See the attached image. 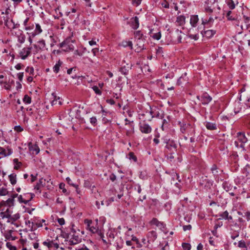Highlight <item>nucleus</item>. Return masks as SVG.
Returning a JSON list of instances; mask_svg holds the SVG:
<instances>
[{
  "label": "nucleus",
  "mask_w": 250,
  "mask_h": 250,
  "mask_svg": "<svg viewBox=\"0 0 250 250\" xmlns=\"http://www.w3.org/2000/svg\"><path fill=\"white\" fill-rule=\"evenodd\" d=\"M84 222L87 225V229H88L93 233H97L100 238L104 237L103 233L99 229L98 227V219L95 220V222H92L91 220L85 219Z\"/></svg>",
  "instance_id": "f257e3e1"
},
{
  "label": "nucleus",
  "mask_w": 250,
  "mask_h": 250,
  "mask_svg": "<svg viewBox=\"0 0 250 250\" xmlns=\"http://www.w3.org/2000/svg\"><path fill=\"white\" fill-rule=\"evenodd\" d=\"M178 124L180 127V131L182 133L188 132L191 136L194 135L195 129L191 124L185 120L179 121Z\"/></svg>",
  "instance_id": "f03ea898"
},
{
  "label": "nucleus",
  "mask_w": 250,
  "mask_h": 250,
  "mask_svg": "<svg viewBox=\"0 0 250 250\" xmlns=\"http://www.w3.org/2000/svg\"><path fill=\"white\" fill-rule=\"evenodd\" d=\"M73 36H69L66 38L62 42L60 43L59 46L60 48L64 47V51L68 52L73 51L74 49V46L72 44L75 42V40L72 39Z\"/></svg>",
  "instance_id": "7ed1b4c3"
},
{
  "label": "nucleus",
  "mask_w": 250,
  "mask_h": 250,
  "mask_svg": "<svg viewBox=\"0 0 250 250\" xmlns=\"http://www.w3.org/2000/svg\"><path fill=\"white\" fill-rule=\"evenodd\" d=\"M237 140H235L234 142L235 146L237 148H241L243 150H245L244 144L246 143L248 139L245 136L244 133L239 132L237 134Z\"/></svg>",
  "instance_id": "20e7f679"
},
{
  "label": "nucleus",
  "mask_w": 250,
  "mask_h": 250,
  "mask_svg": "<svg viewBox=\"0 0 250 250\" xmlns=\"http://www.w3.org/2000/svg\"><path fill=\"white\" fill-rule=\"evenodd\" d=\"M164 143L166 144L165 148L167 149L169 151H176L177 146L175 142L170 139L166 138H163Z\"/></svg>",
  "instance_id": "39448f33"
},
{
  "label": "nucleus",
  "mask_w": 250,
  "mask_h": 250,
  "mask_svg": "<svg viewBox=\"0 0 250 250\" xmlns=\"http://www.w3.org/2000/svg\"><path fill=\"white\" fill-rule=\"evenodd\" d=\"M197 98L204 105L208 104L212 100V98L206 92L204 93L201 96H197Z\"/></svg>",
  "instance_id": "423d86ee"
},
{
  "label": "nucleus",
  "mask_w": 250,
  "mask_h": 250,
  "mask_svg": "<svg viewBox=\"0 0 250 250\" xmlns=\"http://www.w3.org/2000/svg\"><path fill=\"white\" fill-rule=\"evenodd\" d=\"M32 47H24L20 52V56L22 60L26 59L31 54Z\"/></svg>",
  "instance_id": "0eeeda50"
},
{
  "label": "nucleus",
  "mask_w": 250,
  "mask_h": 250,
  "mask_svg": "<svg viewBox=\"0 0 250 250\" xmlns=\"http://www.w3.org/2000/svg\"><path fill=\"white\" fill-rule=\"evenodd\" d=\"M73 234L72 237L70 239L69 243L70 245H74L78 244L81 241V238L78 235H76L75 231L73 229Z\"/></svg>",
  "instance_id": "6e6552de"
},
{
  "label": "nucleus",
  "mask_w": 250,
  "mask_h": 250,
  "mask_svg": "<svg viewBox=\"0 0 250 250\" xmlns=\"http://www.w3.org/2000/svg\"><path fill=\"white\" fill-rule=\"evenodd\" d=\"M139 127L140 131L143 133L148 134L151 132V127L147 124L140 123Z\"/></svg>",
  "instance_id": "1a4fd4ad"
},
{
  "label": "nucleus",
  "mask_w": 250,
  "mask_h": 250,
  "mask_svg": "<svg viewBox=\"0 0 250 250\" xmlns=\"http://www.w3.org/2000/svg\"><path fill=\"white\" fill-rule=\"evenodd\" d=\"M42 244L44 246L47 247L49 249L52 248L58 249L59 247V245L57 243H55L53 240H50L49 239L43 242Z\"/></svg>",
  "instance_id": "9d476101"
},
{
  "label": "nucleus",
  "mask_w": 250,
  "mask_h": 250,
  "mask_svg": "<svg viewBox=\"0 0 250 250\" xmlns=\"http://www.w3.org/2000/svg\"><path fill=\"white\" fill-rule=\"evenodd\" d=\"M12 152V149L9 147H7L6 149L0 146V159L10 155Z\"/></svg>",
  "instance_id": "9b49d317"
},
{
  "label": "nucleus",
  "mask_w": 250,
  "mask_h": 250,
  "mask_svg": "<svg viewBox=\"0 0 250 250\" xmlns=\"http://www.w3.org/2000/svg\"><path fill=\"white\" fill-rule=\"evenodd\" d=\"M133 29H137L139 26V19L137 16L130 19L128 22Z\"/></svg>",
  "instance_id": "f8f14e48"
},
{
  "label": "nucleus",
  "mask_w": 250,
  "mask_h": 250,
  "mask_svg": "<svg viewBox=\"0 0 250 250\" xmlns=\"http://www.w3.org/2000/svg\"><path fill=\"white\" fill-rule=\"evenodd\" d=\"M147 237L148 239L147 242L150 243L155 241L157 237V234L155 231L152 230L147 233Z\"/></svg>",
  "instance_id": "ddd939ff"
},
{
  "label": "nucleus",
  "mask_w": 250,
  "mask_h": 250,
  "mask_svg": "<svg viewBox=\"0 0 250 250\" xmlns=\"http://www.w3.org/2000/svg\"><path fill=\"white\" fill-rule=\"evenodd\" d=\"M201 33L203 35V36L207 38H210L215 34L216 31L214 30H204V31L202 30L201 31Z\"/></svg>",
  "instance_id": "4468645a"
},
{
  "label": "nucleus",
  "mask_w": 250,
  "mask_h": 250,
  "mask_svg": "<svg viewBox=\"0 0 250 250\" xmlns=\"http://www.w3.org/2000/svg\"><path fill=\"white\" fill-rule=\"evenodd\" d=\"M150 224L159 227L161 229H164L166 227V225L163 222L159 221L156 218H153L151 220Z\"/></svg>",
  "instance_id": "2eb2a0df"
},
{
  "label": "nucleus",
  "mask_w": 250,
  "mask_h": 250,
  "mask_svg": "<svg viewBox=\"0 0 250 250\" xmlns=\"http://www.w3.org/2000/svg\"><path fill=\"white\" fill-rule=\"evenodd\" d=\"M215 1V0H213V1H212V0H207L206 1L205 9L206 12L209 13H212L213 12V8H212L211 6L209 5V3H214Z\"/></svg>",
  "instance_id": "dca6fc26"
},
{
  "label": "nucleus",
  "mask_w": 250,
  "mask_h": 250,
  "mask_svg": "<svg viewBox=\"0 0 250 250\" xmlns=\"http://www.w3.org/2000/svg\"><path fill=\"white\" fill-rule=\"evenodd\" d=\"M218 216L220 217L219 219H223L225 220H231L232 219V217L231 216H229V212L228 211H225L223 212L220 213L218 215Z\"/></svg>",
  "instance_id": "f3484780"
},
{
  "label": "nucleus",
  "mask_w": 250,
  "mask_h": 250,
  "mask_svg": "<svg viewBox=\"0 0 250 250\" xmlns=\"http://www.w3.org/2000/svg\"><path fill=\"white\" fill-rule=\"evenodd\" d=\"M131 68V65H129L128 64H126V66L125 65L122 66L120 69V71L121 73L124 75H126L128 73V71Z\"/></svg>",
  "instance_id": "a211bd4d"
},
{
  "label": "nucleus",
  "mask_w": 250,
  "mask_h": 250,
  "mask_svg": "<svg viewBox=\"0 0 250 250\" xmlns=\"http://www.w3.org/2000/svg\"><path fill=\"white\" fill-rule=\"evenodd\" d=\"M20 215L19 213H16L13 216L10 215V218H9V220H7V222L10 223L11 224L15 225V224L14 223L15 222L18 220L20 218Z\"/></svg>",
  "instance_id": "6ab92c4d"
},
{
  "label": "nucleus",
  "mask_w": 250,
  "mask_h": 250,
  "mask_svg": "<svg viewBox=\"0 0 250 250\" xmlns=\"http://www.w3.org/2000/svg\"><path fill=\"white\" fill-rule=\"evenodd\" d=\"M199 21L198 15H192L190 17V23L192 27H196Z\"/></svg>",
  "instance_id": "aec40b11"
},
{
  "label": "nucleus",
  "mask_w": 250,
  "mask_h": 250,
  "mask_svg": "<svg viewBox=\"0 0 250 250\" xmlns=\"http://www.w3.org/2000/svg\"><path fill=\"white\" fill-rule=\"evenodd\" d=\"M15 200L13 198H9L6 201H2L0 203V205L7 206L9 207L14 205Z\"/></svg>",
  "instance_id": "412c9836"
},
{
  "label": "nucleus",
  "mask_w": 250,
  "mask_h": 250,
  "mask_svg": "<svg viewBox=\"0 0 250 250\" xmlns=\"http://www.w3.org/2000/svg\"><path fill=\"white\" fill-rule=\"evenodd\" d=\"M62 63L63 62L62 61L59 60L53 67V71L56 73H58L60 70V68Z\"/></svg>",
  "instance_id": "4be33fe9"
},
{
  "label": "nucleus",
  "mask_w": 250,
  "mask_h": 250,
  "mask_svg": "<svg viewBox=\"0 0 250 250\" xmlns=\"http://www.w3.org/2000/svg\"><path fill=\"white\" fill-rule=\"evenodd\" d=\"M9 180L12 185H14L17 183V176L15 173H12L8 176Z\"/></svg>",
  "instance_id": "5701e85b"
},
{
  "label": "nucleus",
  "mask_w": 250,
  "mask_h": 250,
  "mask_svg": "<svg viewBox=\"0 0 250 250\" xmlns=\"http://www.w3.org/2000/svg\"><path fill=\"white\" fill-rule=\"evenodd\" d=\"M186 18L184 16L181 15L178 16L176 19V22L179 25H183L185 23Z\"/></svg>",
  "instance_id": "b1692460"
},
{
  "label": "nucleus",
  "mask_w": 250,
  "mask_h": 250,
  "mask_svg": "<svg viewBox=\"0 0 250 250\" xmlns=\"http://www.w3.org/2000/svg\"><path fill=\"white\" fill-rule=\"evenodd\" d=\"M19 33L18 41L20 43H23L25 41V36L23 34L22 31L20 30H19Z\"/></svg>",
  "instance_id": "393cba45"
},
{
  "label": "nucleus",
  "mask_w": 250,
  "mask_h": 250,
  "mask_svg": "<svg viewBox=\"0 0 250 250\" xmlns=\"http://www.w3.org/2000/svg\"><path fill=\"white\" fill-rule=\"evenodd\" d=\"M187 73H185L184 74H183L177 80V84L178 85H180L183 83V81H187Z\"/></svg>",
  "instance_id": "a878e982"
},
{
  "label": "nucleus",
  "mask_w": 250,
  "mask_h": 250,
  "mask_svg": "<svg viewBox=\"0 0 250 250\" xmlns=\"http://www.w3.org/2000/svg\"><path fill=\"white\" fill-rule=\"evenodd\" d=\"M206 126L208 129L210 130H215L217 128L216 124L210 122H208Z\"/></svg>",
  "instance_id": "bb28decb"
},
{
  "label": "nucleus",
  "mask_w": 250,
  "mask_h": 250,
  "mask_svg": "<svg viewBox=\"0 0 250 250\" xmlns=\"http://www.w3.org/2000/svg\"><path fill=\"white\" fill-rule=\"evenodd\" d=\"M29 148L30 151L31 152L32 154L35 153V154H37L40 152V149L39 147L36 146H29Z\"/></svg>",
  "instance_id": "cd10ccee"
},
{
  "label": "nucleus",
  "mask_w": 250,
  "mask_h": 250,
  "mask_svg": "<svg viewBox=\"0 0 250 250\" xmlns=\"http://www.w3.org/2000/svg\"><path fill=\"white\" fill-rule=\"evenodd\" d=\"M5 24L8 28L14 29V22L13 20L5 21Z\"/></svg>",
  "instance_id": "c85d7f7f"
},
{
  "label": "nucleus",
  "mask_w": 250,
  "mask_h": 250,
  "mask_svg": "<svg viewBox=\"0 0 250 250\" xmlns=\"http://www.w3.org/2000/svg\"><path fill=\"white\" fill-rule=\"evenodd\" d=\"M127 158L130 160L133 161L134 162H137V158L135 155L134 153L132 152H130L127 156Z\"/></svg>",
  "instance_id": "c756f323"
},
{
  "label": "nucleus",
  "mask_w": 250,
  "mask_h": 250,
  "mask_svg": "<svg viewBox=\"0 0 250 250\" xmlns=\"http://www.w3.org/2000/svg\"><path fill=\"white\" fill-rule=\"evenodd\" d=\"M227 5L231 10L234 9L235 7V4L233 0H226Z\"/></svg>",
  "instance_id": "7c9ffc66"
},
{
  "label": "nucleus",
  "mask_w": 250,
  "mask_h": 250,
  "mask_svg": "<svg viewBox=\"0 0 250 250\" xmlns=\"http://www.w3.org/2000/svg\"><path fill=\"white\" fill-rule=\"evenodd\" d=\"M52 96L53 100L51 102L52 105L56 104H57L58 100L60 99L59 97H57L55 93H52Z\"/></svg>",
  "instance_id": "2f4dec72"
},
{
  "label": "nucleus",
  "mask_w": 250,
  "mask_h": 250,
  "mask_svg": "<svg viewBox=\"0 0 250 250\" xmlns=\"http://www.w3.org/2000/svg\"><path fill=\"white\" fill-rule=\"evenodd\" d=\"M135 38L138 40H143V34L140 31H137L134 33Z\"/></svg>",
  "instance_id": "473e14b6"
},
{
  "label": "nucleus",
  "mask_w": 250,
  "mask_h": 250,
  "mask_svg": "<svg viewBox=\"0 0 250 250\" xmlns=\"http://www.w3.org/2000/svg\"><path fill=\"white\" fill-rule=\"evenodd\" d=\"M13 162L15 164L14 167L15 169H18L22 165L21 163L19 162L18 159L17 158H15L13 160Z\"/></svg>",
  "instance_id": "72a5a7b5"
},
{
  "label": "nucleus",
  "mask_w": 250,
  "mask_h": 250,
  "mask_svg": "<svg viewBox=\"0 0 250 250\" xmlns=\"http://www.w3.org/2000/svg\"><path fill=\"white\" fill-rule=\"evenodd\" d=\"M222 172L223 170L217 169V170H215V171H212V173L215 179H219V175L222 173Z\"/></svg>",
  "instance_id": "f704fd0d"
},
{
  "label": "nucleus",
  "mask_w": 250,
  "mask_h": 250,
  "mask_svg": "<svg viewBox=\"0 0 250 250\" xmlns=\"http://www.w3.org/2000/svg\"><path fill=\"white\" fill-rule=\"evenodd\" d=\"M238 247L240 248H244L247 249V246L245 242L243 240L239 241L238 243Z\"/></svg>",
  "instance_id": "c9c22d12"
},
{
  "label": "nucleus",
  "mask_w": 250,
  "mask_h": 250,
  "mask_svg": "<svg viewBox=\"0 0 250 250\" xmlns=\"http://www.w3.org/2000/svg\"><path fill=\"white\" fill-rule=\"evenodd\" d=\"M23 102L27 104H30L31 102V98L28 95H25L23 99Z\"/></svg>",
  "instance_id": "e433bc0d"
},
{
  "label": "nucleus",
  "mask_w": 250,
  "mask_h": 250,
  "mask_svg": "<svg viewBox=\"0 0 250 250\" xmlns=\"http://www.w3.org/2000/svg\"><path fill=\"white\" fill-rule=\"evenodd\" d=\"M90 123L93 126H95L97 124V120L96 117L93 116L90 118Z\"/></svg>",
  "instance_id": "4c0bfd02"
},
{
  "label": "nucleus",
  "mask_w": 250,
  "mask_h": 250,
  "mask_svg": "<svg viewBox=\"0 0 250 250\" xmlns=\"http://www.w3.org/2000/svg\"><path fill=\"white\" fill-rule=\"evenodd\" d=\"M59 188L62 189V191L63 193L68 194L67 190L65 188V184L63 183H61L59 184Z\"/></svg>",
  "instance_id": "58836bf2"
},
{
  "label": "nucleus",
  "mask_w": 250,
  "mask_h": 250,
  "mask_svg": "<svg viewBox=\"0 0 250 250\" xmlns=\"http://www.w3.org/2000/svg\"><path fill=\"white\" fill-rule=\"evenodd\" d=\"M125 125H128L131 129H134V125L133 121H130L127 118H125Z\"/></svg>",
  "instance_id": "ea45409f"
},
{
  "label": "nucleus",
  "mask_w": 250,
  "mask_h": 250,
  "mask_svg": "<svg viewBox=\"0 0 250 250\" xmlns=\"http://www.w3.org/2000/svg\"><path fill=\"white\" fill-rule=\"evenodd\" d=\"M35 31L36 32V34H40L42 32V29L40 26V25L39 23L36 24V28L35 29Z\"/></svg>",
  "instance_id": "a19ab883"
},
{
  "label": "nucleus",
  "mask_w": 250,
  "mask_h": 250,
  "mask_svg": "<svg viewBox=\"0 0 250 250\" xmlns=\"http://www.w3.org/2000/svg\"><path fill=\"white\" fill-rule=\"evenodd\" d=\"M133 188H134V189L135 190H137V191L138 193H140L141 192L142 189H141V186L139 184H135L134 185V186L133 187Z\"/></svg>",
  "instance_id": "79ce46f5"
},
{
  "label": "nucleus",
  "mask_w": 250,
  "mask_h": 250,
  "mask_svg": "<svg viewBox=\"0 0 250 250\" xmlns=\"http://www.w3.org/2000/svg\"><path fill=\"white\" fill-rule=\"evenodd\" d=\"M6 246L10 250H17V248L15 246H13L10 242H7Z\"/></svg>",
  "instance_id": "37998d69"
},
{
  "label": "nucleus",
  "mask_w": 250,
  "mask_h": 250,
  "mask_svg": "<svg viewBox=\"0 0 250 250\" xmlns=\"http://www.w3.org/2000/svg\"><path fill=\"white\" fill-rule=\"evenodd\" d=\"M18 201L20 203L27 204L29 202V200H25L23 199L22 195H20L18 196Z\"/></svg>",
  "instance_id": "c03bdc74"
},
{
  "label": "nucleus",
  "mask_w": 250,
  "mask_h": 250,
  "mask_svg": "<svg viewBox=\"0 0 250 250\" xmlns=\"http://www.w3.org/2000/svg\"><path fill=\"white\" fill-rule=\"evenodd\" d=\"M8 193V191L5 188L0 189V196H4Z\"/></svg>",
  "instance_id": "a18cd8bd"
},
{
  "label": "nucleus",
  "mask_w": 250,
  "mask_h": 250,
  "mask_svg": "<svg viewBox=\"0 0 250 250\" xmlns=\"http://www.w3.org/2000/svg\"><path fill=\"white\" fill-rule=\"evenodd\" d=\"M25 71L27 73H29L31 75L34 74V69L33 67L28 66L25 69Z\"/></svg>",
  "instance_id": "49530a36"
},
{
  "label": "nucleus",
  "mask_w": 250,
  "mask_h": 250,
  "mask_svg": "<svg viewBox=\"0 0 250 250\" xmlns=\"http://www.w3.org/2000/svg\"><path fill=\"white\" fill-rule=\"evenodd\" d=\"M92 89L97 94L99 95H101L102 94V91L99 89L98 86H94L92 87Z\"/></svg>",
  "instance_id": "de8ad7c7"
},
{
  "label": "nucleus",
  "mask_w": 250,
  "mask_h": 250,
  "mask_svg": "<svg viewBox=\"0 0 250 250\" xmlns=\"http://www.w3.org/2000/svg\"><path fill=\"white\" fill-rule=\"evenodd\" d=\"M231 11H228L227 14H226V17L228 19V20H229V21H234L235 20V18L232 17V16H231Z\"/></svg>",
  "instance_id": "09e8293b"
},
{
  "label": "nucleus",
  "mask_w": 250,
  "mask_h": 250,
  "mask_svg": "<svg viewBox=\"0 0 250 250\" xmlns=\"http://www.w3.org/2000/svg\"><path fill=\"white\" fill-rule=\"evenodd\" d=\"M201 21H202V24L204 25V30H205V27L206 25L208 26V27L209 26V23L208 21V20L207 19L201 18Z\"/></svg>",
  "instance_id": "8fccbe9b"
},
{
  "label": "nucleus",
  "mask_w": 250,
  "mask_h": 250,
  "mask_svg": "<svg viewBox=\"0 0 250 250\" xmlns=\"http://www.w3.org/2000/svg\"><path fill=\"white\" fill-rule=\"evenodd\" d=\"M182 247L184 250H190L191 249V246L188 243H183Z\"/></svg>",
  "instance_id": "3c124183"
},
{
  "label": "nucleus",
  "mask_w": 250,
  "mask_h": 250,
  "mask_svg": "<svg viewBox=\"0 0 250 250\" xmlns=\"http://www.w3.org/2000/svg\"><path fill=\"white\" fill-rule=\"evenodd\" d=\"M161 37V34L160 32H158L156 33H155L152 36V38L154 39H155L157 40H159V39H160Z\"/></svg>",
  "instance_id": "603ef678"
},
{
  "label": "nucleus",
  "mask_w": 250,
  "mask_h": 250,
  "mask_svg": "<svg viewBox=\"0 0 250 250\" xmlns=\"http://www.w3.org/2000/svg\"><path fill=\"white\" fill-rule=\"evenodd\" d=\"M66 181L69 185H70L75 188H76L77 187H78V185H77L73 183V182L72 181V180H71V179L69 177H67L66 178Z\"/></svg>",
  "instance_id": "864d4df0"
},
{
  "label": "nucleus",
  "mask_w": 250,
  "mask_h": 250,
  "mask_svg": "<svg viewBox=\"0 0 250 250\" xmlns=\"http://www.w3.org/2000/svg\"><path fill=\"white\" fill-rule=\"evenodd\" d=\"M174 152H171L169 154V156H167V159L169 161V162H172L173 161H174Z\"/></svg>",
  "instance_id": "5fc2aeb1"
},
{
  "label": "nucleus",
  "mask_w": 250,
  "mask_h": 250,
  "mask_svg": "<svg viewBox=\"0 0 250 250\" xmlns=\"http://www.w3.org/2000/svg\"><path fill=\"white\" fill-rule=\"evenodd\" d=\"M42 183V179H40L39 182H38L36 185L35 186V189L39 190L41 188V185Z\"/></svg>",
  "instance_id": "6e6d98bb"
},
{
  "label": "nucleus",
  "mask_w": 250,
  "mask_h": 250,
  "mask_svg": "<svg viewBox=\"0 0 250 250\" xmlns=\"http://www.w3.org/2000/svg\"><path fill=\"white\" fill-rule=\"evenodd\" d=\"M38 42L41 45L40 49H44L45 47L46 44L45 41L44 40H42Z\"/></svg>",
  "instance_id": "4d7b16f0"
},
{
  "label": "nucleus",
  "mask_w": 250,
  "mask_h": 250,
  "mask_svg": "<svg viewBox=\"0 0 250 250\" xmlns=\"http://www.w3.org/2000/svg\"><path fill=\"white\" fill-rule=\"evenodd\" d=\"M14 129L15 131L20 132L23 130V128L20 125H16L14 127Z\"/></svg>",
  "instance_id": "13d9d810"
},
{
  "label": "nucleus",
  "mask_w": 250,
  "mask_h": 250,
  "mask_svg": "<svg viewBox=\"0 0 250 250\" xmlns=\"http://www.w3.org/2000/svg\"><path fill=\"white\" fill-rule=\"evenodd\" d=\"M0 216L2 217V219L6 218H7L8 220H9V218H10V215L9 214H6L5 212H2L0 213Z\"/></svg>",
  "instance_id": "bf43d9fd"
},
{
  "label": "nucleus",
  "mask_w": 250,
  "mask_h": 250,
  "mask_svg": "<svg viewBox=\"0 0 250 250\" xmlns=\"http://www.w3.org/2000/svg\"><path fill=\"white\" fill-rule=\"evenodd\" d=\"M223 187L224 189L226 191H228L229 189V186L228 185V183L227 182H225L223 183Z\"/></svg>",
  "instance_id": "052dcab7"
},
{
  "label": "nucleus",
  "mask_w": 250,
  "mask_h": 250,
  "mask_svg": "<svg viewBox=\"0 0 250 250\" xmlns=\"http://www.w3.org/2000/svg\"><path fill=\"white\" fill-rule=\"evenodd\" d=\"M142 0H132V4L135 5L136 6H138L139 5Z\"/></svg>",
  "instance_id": "680f3d73"
},
{
  "label": "nucleus",
  "mask_w": 250,
  "mask_h": 250,
  "mask_svg": "<svg viewBox=\"0 0 250 250\" xmlns=\"http://www.w3.org/2000/svg\"><path fill=\"white\" fill-rule=\"evenodd\" d=\"M17 77H18V78L19 80V81L20 82H22L23 77V73L21 72V73H18Z\"/></svg>",
  "instance_id": "e2e57ef3"
},
{
  "label": "nucleus",
  "mask_w": 250,
  "mask_h": 250,
  "mask_svg": "<svg viewBox=\"0 0 250 250\" xmlns=\"http://www.w3.org/2000/svg\"><path fill=\"white\" fill-rule=\"evenodd\" d=\"M191 228H192V227L190 225H185L183 227V229L184 231H186L188 230H189L191 229Z\"/></svg>",
  "instance_id": "0e129e2a"
},
{
  "label": "nucleus",
  "mask_w": 250,
  "mask_h": 250,
  "mask_svg": "<svg viewBox=\"0 0 250 250\" xmlns=\"http://www.w3.org/2000/svg\"><path fill=\"white\" fill-rule=\"evenodd\" d=\"M74 55L82 56L83 55V52H81L78 50H76L74 52Z\"/></svg>",
  "instance_id": "69168bd1"
},
{
  "label": "nucleus",
  "mask_w": 250,
  "mask_h": 250,
  "mask_svg": "<svg viewBox=\"0 0 250 250\" xmlns=\"http://www.w3.org/2000/svg\"><path fill=\"white\" fill-rule=\"evenodd\" d=\"M58 222L60 225H64L65 223L64 219L63 218H58Z\"/></svg>",
  "instance_id": "338daca9"
},
{
  "label": "nucleus",
  "mask_w": 250,
  "mask_h": 250,
  "mask_svg": "<svg viewBox=\"0 0 250 250\" xmlns=\"http://www.w3.org/2000/svg\"><path fill=\"white\" fill-rule=\"evenodd\" d=\"M248 221L250 220V211H247L245 213V215Z\"/></svg>",
  "instance_id": "774afa93"
}]
</instances>
